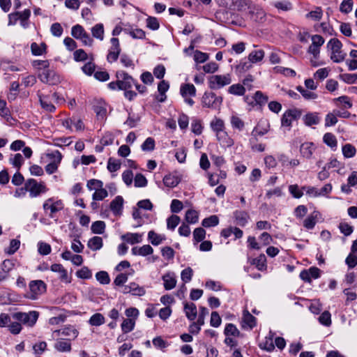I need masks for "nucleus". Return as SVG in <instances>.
Returning <instances> with one entry per match:
<instances>
[{"label": "nucleus", "instance_id": "f257e3e1", "mask_svg": "<svg viewBox=\"0 0 357 357\" xmlns=\"http://www.w3.org/2000/svg\"><path fill=\"white\" fill-rule=\"evenodd\" d=\"M201 102L203 107L220 109L222 103V98L216 96L213 92H205L202 97Z\"/></svg>", "mask_w": 357, "mask_h": 357}, {"label": "nucleus", "instance_id": "f03ea898", "mask_svg": "<svg viewBox=\"0 0 357 357\" xmlns=\"http://www.w3.org/2000/svg\"><path fill=\"white\" fill-rule=\"evenodd\" d=\"M331 50V59L335 63H340L345 59L346 54L341 50L342 43L337 38L331 39L327 45Z\"/></svg>", "mask_w": 357, "mask_h": 357}, {"label": "nucleus", "instance_id": "7ed1b4c3", "mask_svg": "<svg viewBox=\"0 0 357 357\" xmlns=\"http://www.w3.org/2000/svg\"><path fill=\"white\" fill-rule=\"evenodd\" d=\"M39 313L36 311H30L29 312H15L12 317L16 321L28 326H33L38 319Z\"/></svg>", "mask_w": 357, "mask_h": 357}, {"label": "nucleus", "instance_id": "20e7f679", "mask_svg": "<svg viewBox=\"0 0 357 357\" xmlns=\"http://www.w3.org/2000/svg\"><path fill=\"white\" fill-rule=\"evenodd\" d=\"M231 77L229 74L215 75L208 78V86L211 89L218 90L230 84Z\"/></svg>", "mask_w": 357, "mask_h": 357}, {"label": "nucleus", "instance_id": "39448f33", "mask_svg": "<svg viewBox=\"0 0 357 357\" xmlns=\"http://www.w3.org/2000/svg\"><path fill=\"white\" fill-rule=\"evenodd\" d=\"M71 36L74 38L81 40L82 44L85 46L91 47L93 45V38L85 31L84 27L79 24H76L72 27Z\"/></svg>", "mask_w": 357, "mask_h": 357}, {"label": "nucleus", "instance_id": "423d86ee", "mask_svg": "<svg viewBox=\"0 0 357 357\" xmlns=\"http://www.w3.org/2000/svg\"><path fill=\"white\" fill-rule=\"evenodd\" d=\"M26 190L29 191L31 197H36L41 193L46 192L48 189L43 182L38 183L33 178L28 179L24 184Z\"/></svg>", "mask_w": 357, "mask_h": 357}, {"label": "nucleus", "instance_id": "0eeeda50", "mask_svg": "<svg viewBox=\"0 0 357 357\" xmlns=\"http://www.w3.org/2000/svg\"><path fill=\"white\" fill-rule=\"evenodd\" d=\"M312 44L307 50V53L312 54L314 59L319 57L320 48L324 45L325 40L324 38L318 34L312 35L311 36Z\"/></svg>", "mask_w": 357, "mask_h": 357}, {"label": "nucleus", "instance_id": "6e6552de", "mask_svg": "<svg viewBox=\"0 0 357 357\" xmlns=\"http://www.w3.org/2000/svg\"><path fill=\"white\" fill-rule=\"evenodd\" d=\"M230 8L240 12L245 18L249 10L252 8V3L250 0H230Z\"/></svg>", "mask_w": 357, "mask_h": 357}, {"label": "nucleus", "instance_id": "1a4fd4ad", "mask_svg": "<svg viewBox=\"0 0 357 357\" xmlns=\"http://www.w3.org/2000/svg\"><path fill=\"white\" fill-rule=\"evenodd\" d=\"M116 77L119 82V90L125 91L126 89H130L134 84H135V80L128 75V73L124 71L117 72Z\"/></svg>", "mask_w": 357, "mask_h": 357}, {"label": "nucleus", "instance_id": "9d476101", "mask_svg": "<svg viewBox=\"0 0 357 357\" xmlns=\"http://www.w3.org/2000/svg\"><path fill=\"white\" fill-rule=\"evenodd\" d=\"M53 161L45 166V171L48 174H52L56 172L58 169L59 165L62 160V155L59 151H53L47 155Z\"/></svg>", "mask_w": 357, "mask_h": 357}, {"label": "nucleus", "instance_id": "9b49d317", "mask_svg": "<svg viewBox=\"0 0 357 357\" xmlns=\"http://www.w3.org/2000/svg\"><path fill=\"white\" fill-rule=\"evenodd\" d=\"M301 110L298 109H290L287 110L282 115L281 123L282 126L290 127L292 122L301 117Z\"/></svg>", "mask_w": 357, "mask_h": 357}, {"label": "nucleus", "instance_id": "f8f14e48", "mask_svg": "<svg viewBox=\"0 0 357 357\" xmlns=\"http://www.w3.org/2000/svg\"><path fill=\"white\" fill-rule=\"evenodd\" d=\"M110 43L111 47H109V52L107 56V60L109 63H113L117 61L121 50L118 38H112L110 39Z\"/></svg>", "mask_w": 357, "mask_h": 357}, {"label": "nucleus", "instance_id": "ddd939ff", "mask_svg": "<svg viewBox=\"0 0 357 357\" xmlns=\"http://www.w3.org/2000/svg\"><path fill=\"white\" fill-rule=\"evenodd\" d=\"M29 287L32 299H36L38 295L43 294L46 291V284L40 280L31 281Z\"/></svg>", "mask_w": 357, "mask_h": 357}, {"label": "nucleus", "instance_id": "4468645a", "mask_svg": "<svg viewBox=\"0 0 357 357\" xmlns=\"http://www.w3.org/2000/svg\"><path fill=\"white\" fill-rule=\"evenodd\" d=\"M265 12L252 4V8L249 10L245 19H249L256 22H263L265 20Z\"/></svg>", "mask_w": 357, "mask_h": 357}, {"label": "nucleus", "instance_id": "2eb2a0df", "mask_svg": "<svg viewBox=\"0 0 357 357\" xmlns=\"http://www.w3.org/2000/svg\"><path fill=\"white\" fill-rule=\"evenodd\" d=\"M62 125L70 131L73 130V126H74L76 131H82L84 128L82 121L76 117L67 118L62 120Z\"/></svg>", "mask_w": 357, "mask_h": 357}, {"label": "nucleus", "instance_id": "dca6fc26", "mask_svg": "<svg viewBox=\"0 0 357 357\" xmlns=\"http://www.w3.org/2000/svg\"><path fill=\"white\" fill-rule=\"evenodd\" d=\"M38 77L41 82L49 84H55L59 80V76L48 68L40 73Z\"/></svg>", "mask_w": 357, "mask_h": 357}, {"label": "nucleus", "instance_id": "f3484780", "mask_svg": "<svg viewBox=\"0 0 357 357\" xmlns=\"http://www.w3.org/2000/svg\"><path fill=\"white\" fill-rule=\"evenodd\" d=\"M63 208V205L61 201L53 202L52 198L48 199L43 204V209L45 211L50 210V217L54 218V214Z\"/></svg>", "mask_w": 357, "mask_h": 357}, {"label": "nucleus", "instance_id": "a211bd4d", "mask_svg": "<svg viewBox=\"0 0 357 357\" xmlns=\"http://www.w3.org/2000/svg\"><path fill=\"white\" fill-rule=\"evenodd\" d=\"M54 347L59 352H70L72 349L71 340L59 338L56 340Z\"/></svg>", "mask_w": 357, "mask_h": 357}, {"label": "nucleus", "instance_id": "6ab92c4d", "mask_svg": "<svg viewBox=\"0 0 357 357\" xmlns=\"http://www.w3.org/2000/svg\"><path fill=\"white\" fill-rule=\"evenodd\" d=\"M269 128L270 126L268 122L265 121H260L254 128L252 132V135L255 137H257V136H263L268 132Z\"/></svg>", "mask_w": 357, "mask_h": 357}, {"label": "nucleus", "instance_id": "aec40b11", "mask_svg": "<svg viewBox=\"0 0 357 357\" xmlns=\"http://www.w3.org/2000/svg\"><path fill=\"white\" fill-rule=\"evenodd\" d=\"M256 318L248 310H245L243 313L242 327H248L250 329H252L256 326Z\"/></svg>", "mask_w": 357, "mask_h": 357}, {"label": "nucleus", "instance_id": "412c9836", "mask_svg": "<svg viewBox=\"0 0 357 357\" xmlns=\"http://www.w3.org/2000/svg\"><path fill=\"white\" fill-rule=\"evenodd\" d=\"M162 279L164 282V288L166 290H171L176 285V276L174 273H168L165 274Z\"/></svg>", "mask_w": 357, "mask_h": 357}, {"label": "nucleus", "instance_id": "4be33fe9", "mask_svg": "<svg viewBox=\"0 0 357 357\" xmlns=\"http://www.w3.org/2000/svg\"><path fill=\"white\" fill-rule=\"evenodd\" d=\"M123 292L125 294L131 293L135 296H143L145 294L146 291L143 287H141L137 284L132 282L128 286H125Z\"/></svg>", "mask_w": 357, "mask_h": 357}, {"label": "nucleus", "instance_id": "5701e85b", "mask_svg": "<svg viewBox=\"0 0 357 357\" xmlns=\"http://www.w3.org/2000/svg\"><path fill=\"white\" fill-rule=\"evenodd\" d=\"M303 122L307 126L317 125L320 122V117L316 112H309L303 117Z\"/></svg>", "mask_w": 357, "mask_h": 357}, {"label": "nucleus", "instance_id": "b1692460", "mask_svg": "<svg viewBox=\"0 0 357 357\" xmlns=\"http://www.w3.org/2000/svg\"><path fill=\"white\" fill-rule=\"evenodd\" d=\"M184 312L187 318L190 321H194L197 315V307L193 303H186L184 305Z\"/></svg>", "mask_w": 357, "mask_h": 357}, {"label": "nucleus", "instance_id": "393cba45", "mask_svg": "<svg viewBox=\"0 0 357 357\" xmlns=\"http://www.w3.org/2000/svg\"><path fill=\"white\" fill-rule=\"evenodd\" d=\"M121 239L128 243L133 245L142 241V234L128 232L121 236Z\"/></svg>", "mask_w": 357, "mask_h": 357}, {"label": "nucleus", "instance_id": "a878e982", "mask_svg": "<svg viewBox=\"0 0 357 357\" xmlns=\"http://www.w3.org/2000/svg\"><path fill=\"white\" fill-rule=\"evenodd\" d=\"M216 137L221 145L224 146L231 147L234 144L233 139H231L225 131L217 133Z\"/></svg>", "mask_w": 357, "mask_h": 357}, {"label": "nucleus", "instance_id": "bb28decb", "mask_svg": "<svg viewBox=\"0 0 357 357\" xmlns=\"http://www.w3.org/2000/svg\"><path fill=\"white\" fill-rule=\"evenodd\" d=\"M103 245L102 238L100 236H93L89 239L87 246L93 251H97L102 248Z\"/></svg>", "mask_w": 357, "mask_h": 357}, {"label": "nucleus", "instance_id": "cd10ccee", "mask_svg": "<svg viewBox=\"0 0 357 357\" xmlns=\"http://www.w3.org/2000/svg\"><path fill=\"white\" fill-rule=\"evenodd\" d=\"M234 216L236 224L241 227H243L247 224L249 218L248 214L243 211H235L234 213Z\"/></svg>", "mask_w": 357, "mask_h": 357}, {"label": "nucleus", "instance_id": "c85d7f7f", "mask_svg": "<svg viewBox=\"0 0 357 357\" xmlns=\"http://www.w3.org/2000/svg\"><path fill=\"white\" fill-rule=\"evenodd\" d=\"M314 150V145L312 142H305L301 146L300 151L301 155L307 158H310Z\"/></svg>", "mask_w": 357, "mask_h": 357}, {"label": "nucleus", "instance_id": "c756f323", "mask_svg": "<svg viewBox=\"0 0 357 357\" xmlns=\"http://www.w3.org/2000/svg\"><path fill=\"white\" fill-rule=\"evenodd\" d=\"M251 264L255 265L259 271H264L266 269V259L264 254H261L259 257L252 259Z\"/></svg>", "mask_w": 357, "mask_h": 357}, {"label": "nucleus", "instance_id": "7c9ffc66", "mask_svg": "<svg viewBox=\"0 0 357 357\" xmlns=\"http://www.w3.org/2000/svg\"><path fill=\"white\" fill-rule=\"evenodd\" d=\"M181 94L183 98L196 96V89L192 84H185L181 86Z\"/></svg>", "mask_w": 357, "mask_h": 357}, {"label": "nucleus", "instance_id": "2f4dec72", "mask_svg": "<svg viewBox=\"0 0 357 357\" xmlns=\"http://www.w3.org/2000/svg\"><path fill=\"white\" fill-rule=\"evenodd\" d=\"M50 269L53 272L59 273V278L61 280L67 281L68 273L63 266L60 264H54L51 266Z\"/></svg>", "mask_w": 357, "mask_h": 357}, {"label": "nucleus", "instance_id": "473e14b6", "mask_svg": "<svg viewBox=\"0 0 357 357\" xmlns=\"http://www.w3.org/2000/svg\"><path fill=\"white\" fill-rule=\"evenodd\" d=\"M123 199L121 196H117L110 203V208L114 214H118L123 207Z\"/></svg>", "mask_w": 357, "mask_h": 357}, {"label": "nucleus", "instance_id": "72a5a7b5", "mask_svg": "<svg viewBox=\"0 0 357 357\" xmlns=\"http://www.w3.org/2000/svg\"><path fill=\"white\" fill-rule=\"evenodd\" d=\"M135 326V319H124L121 325V328L123 333H128L134 329Z\"/></svg>", "mask_w": 357, "mask_h": 357}, {"label": "nucleus", "instance_id": "f704fd0d", "mask_svg": "<svg viewBox=\"0 0 357 357\" xmlns=\"http://www.w3.org/2000/svg\"><path fill=\"white\" fill-rule=\"evenodd\" d=\"M93 37L102 40L104 38V26L102 24H96L91 28Z\"/></svg>", "mask_w": 357, "mask_h": 357}, {"label": "nucleus", "instance_id": "c9c22d12", "mask_svg": "<svg viewBox=\"0 0 357 357\" xmlns=\"http://www.w3.org/2000/svg\"><path fill=\"white\" fill-rule=\"evenodd\" d=\"M47 45L45 43H42L40 45L36 43H33L31 45V52L35 56H40L45 53Z\"/></svg>", "mask_w": 357, "mask_h": 357}, {"label": "nucleus", "instance_id": "e433bc0d", "mask_svg": "<svg viewBox=\"0 0 357 357\" xmlns=\"http://www.w3.org/2000/svg\"><path fill=\"white\" fill-rule=\"evenodd\" d=\"M264 56V52L262 50L252 51L248 55V59L251 63H257L261 61Z\"/></svg>", "mask_w": 357, "mask_h": 357}, {"label": "nucleus", "instance_id": "4c0bfd02", "mask_svg": "<svg viewBox=\"0 0 357 357\" xmlns=\"http://www.w3.org/2000/svg\"><path fill=\"white\" fill-rule=\"evenodd\" d=\"M55 333H58L64 336H71L73 338H75L78 335V331L71 326L65 327L62 330L55 331Z\"/></svg>", "mask_w": 357, "mask_h": 357}, {"label": "nucleus", "instance_id": "58836bf2", "mask_svg": "<svg viewBox=\"0 0 357 357\" xmlns=\"http://www.w3.org/2000/svg\"><path fill=\"white\" fill-rule=\"evenodd\" d=\"M180 182V179L174 175H167L163 178V183L165 186L169 188L176 187Z\"/></svg>", "mask_w": 357, "mask_h": 357}, {"label": "nucleus", "instance_id": "ea45409f", "mask_svg": "<svg viewBox=\"0 0 357 357\" xmlns=\"http://www.w3.org/2000/svg\"><path fill=\"white\" fill-rule=\"evenodd\" d=\"M149 240L153 245H158L160 244L164 240H165V237L164 236H161L158 234L154 231H150L148 234Z\"/></svg>", "mask_w": 357, "mask_h": 357}, {"label": "nucleus", "instance_id": "a19ab883", "mask_svg": "<svg viewBox=\"0 0 357 357\" xmlns=\"http://www.w3.org/2000/svg\"><path fill=\"white\" fill-rule=\"evenodd\" d=\"M259 347L264 350H266L268 352L273 351L275 349V344L273 342V337H266L264 341L261 342Z\"/></svg>", "mask_w": 357, "mask_h": 357}, {"label": "nucleus", "instance_id": "79ce46f5", "mask_svg": "<svg viewBox=\"0 0 357 357\" xmlns=\"http://www.w3.org/2000/svg\"><path fill=\"white\" fill-rule=\"evenodd\" d=\"M199 219L198 212L193 209H189L186 211L185 220L188 223L195 224Z\"/></svg>", "mask_w": 357, "mask_h": 357}, {"label": "nucleus", "instance_id": "37998d69", "mask_svg": "<svg viewBox=\"0 0 357 357\" xmlns=\"http://www.w3.org/2000/svg\"><path fill=\"white\" fill-rule=\"evenodd\" d=\"M89 323L93 326H100L105 323V317L100 313H96L91 317Z\"/></svg>", "mask_w": 357, "mask_h": 357}, {"label": "nucleus", "instance_id": "c03bdc74", "mask_svg": "<svg viewBox=\"0 0 357 357\" xmlns=\"http://www.w3.org/2000/svg\"><path fill=\"white\" fill-rule=\"evenodd\" d=\"M211 128L213 131L217 133L225 131V123L224 121L218 118H215L211 123Z\"/></svg>", "mask_w": 357, "mask_h": 357}, {"label": "nucleus", "instance_id": "a18cd8bd", "mask_svg": "<svg viewBox=\"0 0 357 357\" xmlns=\"http://www.w3.org/2000/svg\"><path fill=\"white\" fill-rule=\"evenodd\" d=\"M228 92L236 96H243L245 92V88L240 84H233L229 87Z\"/></svg>", "mask_w": 357, "mask_h": 357}, {"label": "nucleus", "instance_id": "49530a36", "mask_svg": "<svg viewBox=\"0 0 357 357\" xmlns=\"http://www.w3.org/2000/svg\"><path fill=\"white\" fill-rule=\"evenodd\" d=\"M91 231L93 234H103L105 229V223L103 221H96L91 225Z\"/></svg>", "mask_w": 357, "mask_h": 357}, {"label": "nucleus", "instance_id": "de8ad7c7", "mask_svg": "<svg viewBox=\"0 0 357 357\" xmlns=\"http://www.w3.org/2000/svg\"><path fill=\"white\" fill-rule=\"evenodd\" d=\"M180 217L176 215H172L167 220V227L168 229L174 230L180 222Z\"/></svg>", "mask_w": 357, "mask_h": 357}, {"label": "nucleus", "instance_id": "09e8293b", "mask_svg": "<svg viewBox=\"0 0 357 357\" xmlns=\"http://www.w3.org/2000/svg\"><path fill=\"white\" fill-rule=\"evenodd\" d=\"M230 122L233 128L237 129L240 131L245 127L243 121L236 115L231 116Z\"/></svg>", "mask_w": 357, "mask_h": 357}, {"label": "nucleus", "instance_id": "8fccbe9b", "mask_svg": "<svg viewBox=\"0 0 357 357\" xmlns=\"http://www.w3.org/2000/svg\"><path fill=\"white\" fill-rule=\"evenodd\" d=\"M356 153V148L351 144H347L342 146V153L345 158H352Z\"/></svg>", "mask_w": 357, "mask_h": 357}, {"label": "nucleus", "instance_id": "3c124183", "mask_svg": "<svg viewBox=\"0 0 357 357\" xmlns=\"http://www.w3.org/2000/svg\"><path fill=\"white\" fill-rule=\"evenodd\" d=\"M219 222V219L218 216L213 215H211L208 218H204L202 220V225L204 227H210L216 226Z\"/></svg>", "mask_w": 357, "mask_h": 357}, {"label": "nucleus", "instance_id": "603ef678", "mask_svg": "<svg viewBox=\"0 0 357 357\" xmlns=\"http://www.w3.org/2000/svg\"><path fill=\"white\" fill-rule=\"evenodd\" d=\"M225 335L226 336H235L238 337L241 335L240 331L238 330V328L236 327L235 325L232 324H227L225 328Z\"/></svg>", "mask_w": 357, "mask_h": 357}, {"label": "nucleus", "instance_id": "864d4df0", "mask_svg": "<svg viewBox=\"0 0 357 357\" xmlns=\"http://www.w3.org/2000/svg\"><path fill=\"white\" fill-rule=\"evenodd\" d=\"M289 191L294 198L299 199L303 195L304 190L302 188L300 189L297 184H294L289 186Z\"/></svg>", "mask_w": 357, "mask_h": 357}, {"label": "nucleus", "instance_id": "5fc2aeb1", "mask_svg": "<svg viewBox=\"0 0 357 357\" xmlns=\"http://www.w3.org/2000/svg\"><path fill=\"white\" fill-rule=\"evenodd\" d=\"M323 139L324 143L326 144L330 147L333 148L337 146V139L333 134L331 132L326 133L324 135Z\"/></svg>", "mask_w": 357, "mask_h": 357}, {"label": "nucleus", "instance_id": "6e6d98bb", "mask_svg": "<svg viewBox=\"0 0 357 357\" xmlns=\"http://www.w3.org/2000/svg\"><path fill=\"white\" fill-rule=\"evenodd\" d=\"M121 162L113 158H109L107 162V169L111 172L119 170L121 167Z\"/></svg>", "mask_w": 357, "mask_h": 357}, {"label": "nucleus", "instance_id": "4d7b16f0", "mask_svg": "<svg viewBox=\"0 0 357 357\" xmlns=\"http://www.w3.org/2000/svg\"><path fill=\"white\" fill-rule=\"evenodd\" d=\"M39 100L42 107L46 111L52 112L55 110V107L48 100L47 97L39 96Z\"/></svg>", "mask_w": 357, "mask_h": 357}, {"label": "nucleus", "instance_id": "13d9d810", "mask_svg": "<svg viewBox=\"0 0 357 357\" xmlns=\"http://www.w3.org/2000/svg\"><path fill=\"white\" fill-rule=\"evenodd\" d=\"M296 89L302 94L303 98L306 100H314L317 98V95L315 93L305 89L303 87L301 86H297Z\"/></svg>", "mask_w": 357, "mask_h": 357}, {"label": "nucleus", "instance_id": "bf43d9fd", "mask_svg": "<svg viewBox=\"0 0 357 357\" xmlns=\"http://www.w3.org/2000/svg\"><path fill=\"white\" fill-rule=\"evenodd\" d=\"M33 67L38 70H47L50 66V62L47 60H34L32 62Z\"/></svg>", "mask_w": 357, "mask_h": 357}, {"label": "nucleus", "instance_id": "052dcab7", "mask_svg": "<svg viewBox=\"0 0 357 357\" xmlns=\"http://www.w3.org/2000/svg\"><path fill=\"white\" fill-rule=\"evenodd\" d=\"M0 116L6 120L10 118V112L6 107V102L2 99H0Z\"/></svg>", "mask_w": 357, "mask_h": 357}, {"label": "nucleus", "instance_id": "680f3d73", "mask_svg": "<svg viewBox=\"0 0 357 357\" xmlns=\"http://www.w3.org/2000/svg\"><path fill=\"white\" fill-rule=\"evenodd\" d=\"M24 158L20 153H16L13 158H10V162L18 170L24 163Z\"/></svg>", "mask_w": 357, "mask_h": 357}, {"label": "nucleus", "instance_id": "e2e57ef3", "mask_svg": "<svg viewBox=\"0 0 357 357\" xmlns=\"http://www.w3.org/2000/svg\"><path fill=\"white\" fill-rule=\"evenodd\" d=\"M97 280L102 284H107L110 282L109 274L106 271H99L96 274Z\"/></svg>", "mask_w": 357, "mask_h": 357}, {"label": "nucleus", "instance_id": "0e129e2a", "mask_svg": "<svg viewBox=\"0 0 357 357\" xmlns=\"http://www.w3.org/2000/svg\"><path fill=\"white\" fill-rule=\"evenodd\" d=\"M317 223V215L314 214L310 215L303 221V226L307 229H312L314 227Z\"/></svg>", "mask_w": 357, "mask_h": 357}, {"label": "nucleus", "instance_id": "69168bd1", "mask_svg": "<svg viewBox=\"0 0 357 357\" xmlns=\"http://www.w3.org/2000/svg\"><path fill=\"white\" fill-rule=\"evenodd\" d=\"M76 275L82 279H89L92 277V273L88 267L84 266L76 272Z\"/></svg>", "mask_w": 357, "mask_h": 357}, {"label": "nucleus", "instance_id": "338daca9", "mask_svg": "<svg viewBox=\"0 0 357 357\" xmlns=\"http://www.w3.org/2000/svg\"><path fill=\"white\" fill-rule=\"evenodd\" d=\"M144 151H151L155 149V140L152 137H148L141 146Z\"/></svg>", "mask_w": 357, "mask_h": 357}, {"label": "nucleus", "instance_id": "774afa93", "mask_svg": "<svg viewBox=\"0 0 357 357\" xmlns=\"http://www.w3.org/2000/svg\"><path fill=\"white\" fill-rule=\"evenodd\" d=\"M52 248L50 244L44 242H39L38 251L42 255H47L51 252Z\"/></svg>", "mask_w": 357, "mask_h": 357}]
</instances>
